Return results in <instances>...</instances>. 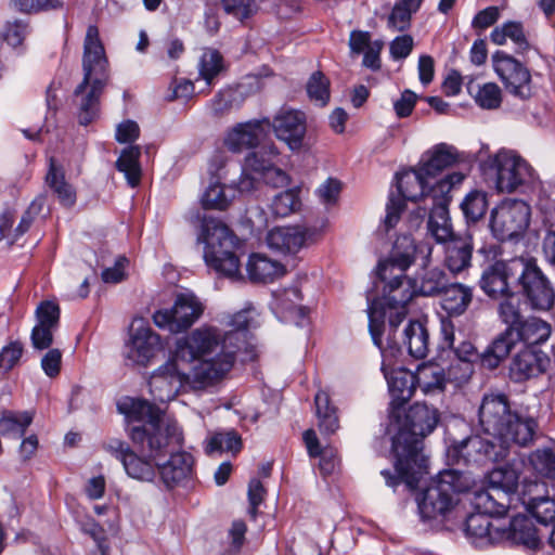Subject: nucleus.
I'll return each mask as SVG.
<instances>
[{
  "label": "nucleus",
  "instance_id": "nucleus-1",
  "mask_svg": "<svg viewBox=\"0 0 555 555\" xmlns=\"http://www.w3.org/2000/svg\"><path fill=\"white\" fill-rule=\"evenodd\" d=\"M221 334L199 326L177 339L173 359L159 366L150 377V392L156 401L176 398L181 388L203 390L222 380L233 369V336L222 344Z\"/></svg>",
  "mask_w": 555,
  "mask_h": 555
},
{
  "label": "nucleus",
  "instance_id": "nucleus-2",
  "mask_svg": "<svg viewBox=\"0 0 555 555\" xmlns=\"http://www.w3.org/2000/svg\"><path fill=\"white\" fill-rule=\"evenodd\" d=\"M439 422V412L434 406L416 402L405 413L404 421L392 439L396 454L397 476L389 470H382L389 487L400 481L409 488L417 487L422 476L427 473V459L423 454V438L431 434Z\"/></svg>",
  "mask_w": 555,
  "mask_h": 555
},
{
  "label": "nucleus",
  "instance_id": "nucleus-3",
  "mask_svg": "<svg viewBox=\"0 0 555 555\" xmlns=\"http://www.w3.org/2000/svg\"><path fill=\"white\" fill-rule=\"evenodd\" d=\"M129 437L137 451L119 439H111L104 449L122 463L127 475L142 482H152L158 474V461L167 452L181 448L183 436L180 428L172 425L130 429Z\"/></svg>",
  "mask_w": 555,
  "mask_h": 555
},
{
  "label": "nucleus",
  "instance_id": "nucleus-4",
  "mask_svg": "<svg viewBox=\"0 0 555 555\" xmlns=\"http://www.w3.org/2000/svg\"><path fill=\"white\" fill-rule=\"evenodd\" d=\"M83 78L73 94L80 125L90 124L99 114L100 98L109 80L108 61L94 25L87 28L82 55Z\"/></svg>",
  "mask_w": 555,
  "mask_h": 555
},
{
  "label": "nucleus",
  "instance_id": "nucleus-5",
  "mask_svg": "<svg viewBox=\"0 0 555 555\" xmlns=\"http://www.w3.org/2000/svg\"><path fill=\"white\" fill-rule=\"evenodd\" d=\"M479 424L483 431L508 444L527 447L533 441L537 422L513 413L507 397L487 395L479 408Z\"/></svg>",
  "mask_w": 555,
  "mask_h": 555
},
{
  "label": "nucleus",
  "instance_id": "nucleus-6",
  "mask_svg": "<svg viewBox=\"0 0 555 555\" xmlns=\"http://www.w3.org/2000/svg\"><path fill=\"white\" fill-rule=\"evenodd\" d=\"M198 243L205 244L204 260L217 272L235 278L240 274V259L234 253L236 236L220 220L204 218Z\"/></svg>",
  "mask_w": 555,
  "mask_h": 555
},
{
  "label": "nucleus",
  "instance_id": "nucleus-7",
  "mask_svg": "<svg viewBox=\"0 0 555 555\" xmlns=\"http://www.w3.org/2000/svg\"><path fill=\"white\" fill-rule=\"evenodd\" d=\"M470 488V479L455 469L440 472L424 490L418 502L423 518L436 519L444 516L454 506V495Z\"/></svg>",
  "mask_w": 555,
  "mask_h": 555
},
{
  "label": "nucleus",
  "instance_id": "nucleus-8",
  "mask_svg": "<svg viewBox=\"0 0 555 555\" xmlns=\"http://www.w3.org/2000/svg\"><path fill=\"white\" fill-rule=\"evenodd\" d=\"M396 295L383 296L380 298L367 297L369 307V330L374 344L382 350V335L384 333L385 320L388 319L389 325L397 328L406 317V305L415 296L405 286Z\"/></svg>",
  "mask_w": 555,
  "mask_h": 555
},
{
  "label": "nucleus",
  "instance_id": "nucleus-9",
  "mask_svg": "<svg viewBox=\"0 0 555 555\" xmlns=\"http://www.w3.org/2000/svg\"><path fill=\"white\" fill-rule=\"evenodd\" d=\"M465 176L462 172L450 173L436 181L430 190L431 207L427 228L438 244L456 236L449 215L450 193L452 188L461 184Z\"/></svg>",
  "mask_w": 555,
  "mask_h": 555
},
{
  "label": "nucleus",
  "instance_id": "nucleus-10",
  "mask_svg": "<svg viewBox=\"0 0 555 555\" xmlns=\"http://www.w3.org/2000/svg\"><path fill=\"white\" fill-rule=\"evenodd\" d=\"M396 178L399 194L398 196L393 194L389 196L385 217V227L387 230L398 223L400 215L405 208L404 201L415 202L418 198H423L425 202L431 201L429 193L435 185V183H430L429 180L431 178L424 172L422 167L397 175Z\"/></svg>",
  "mask_w": 555,
  "mask_h": 555
},
{
  "label": "nucleus",
  "instance_id": "nucleus-11",
  "mask_svg": "<svg viewBox=\"0 0 555 555\" xmlns=\"http://www.w3.org/2000/svg\"><path fill=\"white\" fill-rule=\"evenodd\" d=\"M485 175L494 179L495 188L502 193H512L531 176V167L520 156L502 150L490 155L481 164Z\"/></svg>",
  "mask_w": 555,
  "mask_h": 555
},
{
  "label": "nucleus",
  "instance_id": "nucleus-12",
  "mask_svg": "<svg viewBox=\"0 0 555 555\" xmlns=\"http://www.w3.org/2000/svg\"><path fill=\"white\" fill-rule=\"evenodd\" d=\"M205 306L192 292H181L175 297L170 309L158 310L153 314L155 325L172 334L188 331L204 313Z\"/></svg>",
  "mask_w": 555,
  "mask_h": 555
},
{
  "label": "nucleus",
  "instance_id": "nucleus-13",
  "mask_svg": "<svg viewBox=\"0 0 555 555\" xmlns=\"http://www.w3.org/2000/svg\"><path fill=\"white\" fill-rule=\"evenodd\" d=\"M493 69L513 96L528 101L533 96V85L530 70L518 60L503 51L492 55Z\"/></svg>",
  "mask_w": 555,
  "mask_h": 555
},
{
  "label": "nucleus",
  "instance_id": "nucleus-14",
  "mask_svg": "<svg viewBox=\"0 0 555 555\" xmlns=\"http://www.w3.org/2000/svg\"><path fill=\"white\" fill-rule=\"evenodd\" d=\"M524 258L515 257L509 260H499L488 266L482 271L479 281L483 293L492 299L513 295L512 286L517 285L518 279L521 276Z\"/></svg>",
  "mask_w": 555,
  "mask_h": 555
},
{
  "label": "nucleus",
  "instance_id": "nucleus-15",
  "mask_svg": "<svg viewBox=\"0 0 555 555\" xmlns=\"http://www.w3.org/2000/svg\"><path fill=\"white\" fill-rule=\"evenodd\" d=\"M530 207L520 199L503 201L491 212L490 227L500 241L521 234L529 225Z\"/></svg>",
  "mask_w": 555,
  "mask_h": 555
},
{
  "label": "nucleus",
  "instance_id": "nucleus-16",
  "mask_svg": "<svg viewBox=\"0 0 555 555\" xmlns=\"http://www.w3.org/2000/svg\"><path fill=\"white\" fill-rule=\"evenodd\" d=\"M518 286L535 310L547 311L555 301V291L533 258L525 257Z\"/></svg>",
  "mask_w": 555,
  "mask_h": 555
},
{
  "label": "nucleus",
  "instance_id": "nucleus-17",
  "mask_svg": "<svg viewBox=\"0 0 555 555\" xmlns=\"http://www.w3.org/2000/svg\"><path fill=\"white\" fill-rule=\"evenodd\" d=\"M441 335L443 346L453 350L457 360L461 361V374H456L453 367L450 370V377L457 384L466 383L474 372L473 362L480 358L475 345L463 333L456 334L450 320L441 321Z\"/></svg>",
  "mask_w": 555,
  "mask_h": 555
},
{
  "label": "nucleus",
  "instance_id": "nucleus-18",
  "mask_svg": "<svg viewBox=\"0 0 555 555\" xmlns=\"http://www.w3.org/2000/svg\"><path fill=\"white\" fill-rule=\"evenodd\" d=\"M511 444L492 438L470 436L461 441L456 453L467 464L486 465L504 460L509 454Z\"/></svg>",
  "mask_w": 555,
  "mask_h": 555
},
{
  "label": "nucleus",
  "instance_id": "nucleus-19",
  "mask_svg": "<svg viewBox=\"0 0 555 555\" xmlns=\"http://www.w3.org/2000/svg\"><path fill=\"white\" fill-rule=\"evenodd\" d=\"M275 137L285 142L292 151H299L302 147L304 138L307 131L306 116L302 112L282 107L270 120Z\"/></svg>",
  "mask_w": 555,
  "mask_h": 555
},
{
  "label": "nucleus",
  "instance_id": "nucleus-20",
  "mask_svg": "<svg viewBox=\"0 0 555 555\" xmlns=\"http://www.w3.org/2000/svg\"><path fill=\"white\" fill-rule=\"evenodd\" d=\"M37 324L31 331L35 349H48L53 343V332L59 326L60 307L54 301H42L36 309Z\"/></svg>",
  "mask_w": 555,
  "mask_h": 555
},
{
  "label": "nucleus",
  "instance_id": "nucleus-21",
  "mask_svg": "<svg viewBox=\"0 0 555 555\" xmlns=\"http://www.w3.org/2000/svg\"><path fill=\"white\" fill-rule=\"evenodd\" d=\"M160 348L159 335L154 333L151 327L141 324L133 330L125 354L133 364L146 365Z\"/></svg>",
  "mask_w": 555,
  "mask_h": 555
},
{
  "label": "nucleus",
  "instance_id": "nucleus-22",
  "mask_svg": "<svg viewBox=\"0 0 555 555\" xmlns=\"http://www.w3.org/2000/svg\"><path fill=\"white\" fill-rule=\"evenodd\" d=\"M547 356L534 347H526L518 351L509 364V377L520 383L535 377L546 370L548 364Z\"/></svg>",
  "mask_w": 555,
  "mask_h": 555
},
{
  "label": "nucleus",
  "instance_id": "nucleus-23",
  "mask_svg": "<svg viewBox=\"0 0 555 555\" xmlns=\"http://www.w3.org/2000/svg\"><path fill=\"white\" fill-rule=\"evenodd\" d=\"M269 129V118L254 119L238 124L228 134L225 144L233 152L257 147L258 144L267 137Z\"/></svg>",
  "mask_w": 555,
  "mask_h": 555
},
{
  "label": "nucleus",
  "instance_id": "nucleus-24",
  "mask_svg": "<svg viewBox=\"0 0 555 555\" xmlns=\"http://www.w3.org/2000/svg\"><path fill=\"white\" fill-rule=\"evenodd\" d=\"M118 409L121 413H124L130 421H144L145 424L142 426H133L131 429H145L151 431V427H160L172 425L176 428H179L178 424L175 421L166 418L160 414L158 408L154 404L150 403L146 400L142 399H129L122 404L118 405Z\"/></svg>",
  "mask_w": 555,
  "mask_h": 555
},
{
  "label": "nucleus",
  "instance_id": "nucleus-25",
  "mask_svg": "<svg viewBox=\"0 0 555 555\" xmlns=\"http://www.w3.org/2000/svg\"><path fill=\"white\" fill-rule=\"evenodd\" d=\"M178 449L167 452L170 455L167 462H158V474L167 488L180 485L193 473V456L184 451L177 452Z\"/></svg>",
  "mask_w": 555,
  "mask_h": 555
},
{
  "label": "nucleus",
  "instance_id": "nucleus-26",
  "mask_svg": "<svg viewBox=\"0 0 555 555\" xmlns=\"http://www.w3.org/2000/svg\"><path fill=\"white\" fill-rule=\"evenodd\" d=\"M443 264L452 274H459L472 266L474 245L472 237L456 235L441 243Z\"/></svg>",
  "mask_w": 555,
  "mask_h": 555
},
{
  "label": "nucleus",
  "instance_id": "nucleus-27",
  "mask_svg": "<svg viewBox=\"0 0 555 555\" xmlns=\"http://www.w3.org/2000/svg\"><path fill=\"white\" fill-rule=\"evenodd\" d=\"M464 159L465 154L460 152L455 146L447 143H439L426 153V159H424L421 167L427 176L435 178L442 170L461 163Z\"/></svg>",
  "mask_w": 555,
  "mask_h": 555
},
{
  "label": "nucleus",
  "instance_id": "nucleus-28",
  "mask_svg": "<svg viewBox=\"0 0 555 555\" xmlns=\"http://www.w3.org/2000/svg\"><path fill=\"white\" fill-rule=\"evenodd\" d=\"M307 231L300 227H281L267 235L268 246L281 254H296L306 243Z\"/></svg>",
  "mask_w": 555,
  "mask_h": 555
},
{
  "label": "nucleus",
  "instance_id": "nucleus-29",
  "mask_svg": "<svg viewBox=\"0 0 555 555\" xmlns=\"http://www.w3.org/2000/svg\"><path fill=\"white\" fill-rule=\"evenodd\" d=\"M248 311H240L237 312L236 314L233 315L232 318V322L231 324L234 326V330L232 331H229V332H223L221 331L220 328L216 327V326H212V325H208V324H203L202 326H208V327H212L215 330H217L221 336L223 337L222 338V343L227 339L228 340V337L229 336H233L235 338H233L232 340V346H233V364L235 363L236 361V357L240 352H242L243 350L247 353V357L243 359V361L245 360H253L255 358V353H254V350L253 348L250 347V345L248 344L247 341V328L249 327V317H248Z\"/></svg>",
  "mask_w": 555,
  "mask_h": 555
},
{
  "label": "nucleus",
  "instance_id": "nucleus-30",
  "mask_svg": "<svg viewBox=\"0 0 555 555\" xmlns=\"http://www.w3.org/2000/svg\"><path fill=\"white\" fill-rule=\"evenodd\" d=\"M417 248L412 236H399L393 244L390 256L386 259V264L383 269L384 276H388L391 273L389 271L393 269L399 270V274H402V270H408L415 261Z\"/></svg>",
  "mask_w": 555,
  "mask_h": 555
},
{
  "label": "nucleus",
  "instance_id": "nucleus-31",
  "mask_svg": "<svg viewBox=\"0 0 555 555\" xmlns=\"http://www.w3.org/2000/svg\"><path fill=\"white\" fill-rule=\"evenodd\" d=\"M442 309L452 317L466 312L474 298L473 287L462 283H451L440 294Z\"/></svg>",
  "mask_w": 555,
  "mask_h": 555
},
{
  "label": "nucleus",
  "instance_id": "nucleus-32",
  "mask_svg": "<svg viewBox=\"0 0 555 555\" xmlns=\"http://www.w3.org/2000/svg\"><path fill=\"white\" fill-rule=\"evenodd\" d=\"M503 539H508L516 544H521L528 548L535 550L541 541L532 520L526 515L513 517L508 529H502L500 533Z\"/></svg>",
  "mask_w": 555,
  "mask_h": 555
},
{
  "label": "nucleus",
  "instance_id": "nucleus-33",
  "mask_svg": "<svg viewBox=\"0 0 555 555\" xmlns=\"http://www.w3.org/2000/svg\"><path fill=\"white\" fill-rule=\"evenodd\" d=\"M246 270L250 281L269 283L283 276L286 272L285 267L262 254L250 255Z\"/></svg>",
  "mask_w": 555,
  "mask_h": 555
},
{
  "label": "nucleus",
  "instance_id": "nucleus-34",
  "mask_svg": "<svg viewBox=\"0 0 555 555\" xmlns=\"http://www.w3.org/2000/svg\"><path fill=\"white\" fill-rule=\"evenodd\" d=\"M509 504L511 494H507L490 486L486 490L475 492V507L488 516H504L508 511Z\"/></svg>",
  "mask_w": 555,
  "mask_h": 555
},
{
  "label": "nucleus",
  "instance_id": "nucleus-35",
  "mask_svg": "<svg viewBox=\"0 0 555 555\" xmlns=\"http://www.w3.org/2000/svg\"><path fill=\"white\" fill-rule=\"evenodd\" d=\"M414 378L417 387L427 396L442 393L448 382L443 367L436 363L418 365Z\"/></svg>",
  "mask_w": 555,
  "mask_h": 555
},
{
  "label": "nucleus",
  "instance_id": "nucleus-36",
  "mask_svg": "<svg viewBox=\"0 0 555 555\" xmlns=\"http://www.w3.org/2000/svg\"><path fill=\"white\" fill-rule=\"evenodd\" d=\"M46 183L63 206L70 207L76 203V192L65 180L63 167L53 157L50 158Z\"/></svg>",
  "mask_w": 555,
  "mask_h": 555
},
{
  "label": "nucleus",
  "instance_id": "nucleus-37",
  "mask_svg": "<svg viewBox=\"0 0 555 555\" xmlns=\"http://www.w3.org/2000/svg\"><path fill=\"white\" fill-rule=\"evenodd\" d=\"M511 330L500 334L480 354L481 364L489 369H496L511 352L515 338Z\"/></svg>",
  "mask_w": 555,
  "mask_h": 555
},
{
  "label": "nucleus",
  "instance_id": "nucleus-38",
  "mask_svg": "<svg viewBox=\"0 0 555 555\" xmlns=\"http://www.w3.org/2000/svg\"><path fill=\"white\" fill-rule=\"evenodd\" d=\"M467 535L476 538L481 542L494 543L502 540V529L494 527L489 516L479 512L467 517L465 522Z\"/></svg>",
  "mask_w": 555,
  "mask_h": 555
},
{
  "label": "nucleus",
  "instance_id": "nucleus-39",
  "mask_svg": "<svg viewBox=\"0 0 555 555\" xmlns=\"http://www.w3.org/2000/svg\"><path fill=\"white\" fill-rule=\"evenodd\" d=\"M519 476V464L513 461L492 469L488 475V481L490 487L512 495L518 488Z\"/></svg>",
  "mask_w": 555,
  "mask_h": 555
},
{
  "label": "nucleus",
  "instance_id": "nucleus-40",
  "mask_svg": "<svg viewBox=\"0 0 555 555\" xmlns=\"http://www.w3.org/2000/svg\"><path fill=\"white\" fill-rule=\"evenodd\" d=\"M403 344L415 359H423L428 353L429 334L423 323L413 321L404 330Z\"/></svg>",
  "mask_w": 555,
  "mask_h": 555
},
{
  "label": "nucleus",
  "instance_id": "nucleus-41",
  "mask_svg": "<svg viewBox=\"0 0 555 555\" xmlns=\"http://www.w3.org/2000/svg\"><path fill=\"white\" fill-rule=\"evenodd\" d=\"M514 334L516 339L524 341L528 345L527 347H533L544 343L548 338L551 326L541 319L529 318L520 323Z\"/></svg>",
  "mask_w": 555,
  "mask_h": 555
},
{
  "label": "nucleus",
  "instance_id": "nucleus-42",
  "mask_svg": "<svg viewBox=\"0 0 555 555\" xmlns=\"http://www.w3.org/2000/svg\"><path fill=\"white\" fill-rule=\"evenodd\" d=\"M319 429L324 435L334 434L339 427L336 408L331 405L330 396L321 390L314 398Z\"/></svg>",
  "mask_w": 555,
  "mask_h": 555
},
{
  "label": "nucleus",
  "instance_id": "nucleus-43",
  "mask_svg": "<svg viewBox=\"0 0 555 555\" xmlns=\"http://www.w3.org/2000/svg\"><path fill=\"white\" fill-rule=\"evenodd\" d=\"M279 155L280 151L274 143L263 144L246 156L245 169H250V171L261 175L275 166Z\"/></svg>",
  "mask_w": 555,
  "mask_h": 555
},
{
  "label": "nucleus",
  "instance_id": "nucleus-44",
  "mask_svg": "<svg viewBox=\"0 0 555 555\" xmlns=\"http://www.w3.org/2000/svg\"><path fill=\"white\" fill-rule=\"evenodd\" d=\"M491 41L498 46L506 43L511 39L517 47V52H524L529 48L522 24L519 22H507L502 26L495 27L491 35Z\"/></svg>",
  "mask_w": 555,
  "mask_h": 555
},
{
  "label": "nucleus",
  "instance_id": "nucleus-45",
  "mask_svg": "<svg viewBox=\"0 0 555 555\" xmlns=\"http://www.w3.org/2000/svg\"><path fill=\"white\" fill-rule=\"evenodd\" d=\"M415 385L414 374H408L406 372H398L390 378L389 391L393 408H400L412 398Z\"/></svg>",
  "mask_w": 555,
  "mask_h": 555
},
{
  "label": "nucleus",
  "instance_id": "nucleus-46",
  "mask_svg": "<svg viewBox=\"0 0 555 555\" xmlns=\"http://www.w3.org/2000/svg\"><path fill=\"white\" fill-rule=\"evenodd\" d=\"M140 155V146L131 145L121 152L116 162L117 169L125 173L129 185L132 188L137 186L141 180Z\"/></svg>",
  "mask_w": 555,
  "mask_h": 555
},
{
  "label": "nucleus",
  "instance_id": "nucleus-47",
  "mask_svg": "<svg viewBox=\"0 0 555 555\" xmlns=\"http://www.w3.org/2000/svg\"><path fill=\"white\" fill-rule=\"evenodd\" d=\"M449 285L446 272L438 268H425L416 287V294L423 296H440L444 287Z\"/></svg>",
  "mask_w": 555,
  "mask_h": 555
},
{
  "label": "nucleus",
  "instance_id": "nucleus-48",
  "mask_svg": "<svg viewBox=\"0 0 555 555\" xmlns=\"http://www.w3.org/2000/svg\"><path fill=\"white\" fill-rule=\"evenodd\" d=\"M461 210L468 223H476L488 210L487 193L480 190L470 191L462 201Z\"/></svg>",
  "mask_w": 555,
  "mask_h": 555
},
{
  "label": "nucleus",
  "instance_id": "nucleus-49",
  "mask_svg": "<svg viewBox=\"0 0 555 555\" xmlns=\"http://www.w3.org/2000/svg\"><path fill=\"white\" fill-rule=\"evenodd\" d=\"M385 264H386V260L380 261L378 264V268H377L378 279L384 284L383 285V296H390L392 294L396 295L400 292L399 289H401V288L403 289V287L405 288V286L409 288V291L412 293V295H416L415 285L405 275L406 270H402V274H399L400 271L397 269L396 270L393 269V270L389 271L391 273L388 276H386V275L384 276L383 269H384Z\"/></svg>",
  "mask_w": 555,
  "mask_h": 555
},
{
  "label": "nucleus",
  "instance_id": "nucleus-50",
  "mask_svg": "<svg viewBox=\"0 0 555 555\" xmlns=\"http://www.w3.org/2000/svg\"><path fill=\"white\" fill-rule=\"evenodd\" d=\"M234 198V190L220 183L210 184L202 196V205L205 209L224 210Z\"/></svg>",
  "mask_w": 555,
  "mask_h": 555
},
{
  "label": "nucleus",
  "instance_id": "nucleus-51",
  "mask_svg": "<svg viewBox=\"0 0 555 555\" xmlns=\"http://www.w3.org/2000/svg\"><path fill=\"white\" fill-rule=\"evenodd\" d=\"M421 3L422 0H400L388 17V26L398 31L405 30L410 26L412 13L420 9Z\"/></svg>",
  "mask_w": 555,
  "mask_h": 555
},
{
  "label": "nucleus",
  "instance_id": "nucleus-52",
  "mask_svg": "<svg viewBox=\"0 0 555 555\" xmlns=\"http://www.w3.org/2000/svg\"><path fill=\"white\" fill-rule=\"evenodd\" d=\"M31 422L33 415L28 412L14 413L7 411L0 418V434L2 436H22Z\"/></svg>",
  "mask_w": 555,
  "mask_h": 555
},
{
  "label": "nucleus",
  "instance_id": "nucleus-53",
  "mask_svg": "<svg viewBox=\"0 0 555 555\" xmlns=\"http://www.w3.org/2000/svg\"><path fill=\"white\" fill-rule=\"evenodd\" d=\"M223 69V59L219 51L215 49H206L202 54L198 63L199 76L208 86L212 83Z\"/></svg>",
  "mask_w": 555,
  "mask_h": 555
},
{
  "label": "nucleus",
  "instance_id": "nucleus-54",
  "mask_svg": "<svg viewBox=\"0 0 555 555\" xmlns=\"http://www.w3.org/2000/svg\"><path fill=\"white\" fill-rule=\"evenodd\" d=\"M307 93L311 101L325 106L330 101V80L320 70L312 73L307 82Z\"/></svg>",
  "mask_w": 555,
  "mask_h": 555
},
{
  "label": "nucleus",
  "instance_id": "nucleus-55",
  "mask_svg": "<svg viewBox=\"0 0 555 555\" xmlns=\"http://www.w3.org/2000/svg\"><path fill=\"white\" fill-rule=\"evenodd\" d=\"M529 463L539 475L555 479V454L551 449H538L529 455Z\"/></svg>",
  "mask_w": 555,
  "mask_h": 555
},
{
  "label": "nucleus",
  "instance_id": "nucleus-56",
  "mask_svg": "<svg viewBox=\"0 0 555 555\" xmlns=\"http://www.w3.org/2000/svg\"><path fill=\"white\" fill-rule=\"evenodd\" d=\"M499 317L507 325L506 330L514 333L524 321L519 309V300L513 298V295L506 297L498 308Z\"/></svg>",
  "mask_w": 555,
  "mask_h": 555
},
{
  "label": "nucleus",
  "instance_id": "nucleus-57",
  "mask_svg": "<svg viewBox=\"0 0 555 555\" xmlns=\"http://www.w3.org/2000/svg\"><path fill=\"white\" fill-rule=\"evenodd\" d=\"M300 206L298 194L294 190H287L276 194L271 204V210L276 217H286L296 211Z\"/></svg>",
  "mask_w": 555,
  "mask_h": 555
},
{
  "label": "nucleus",
  "instance_id": "nucleus-58",
  "mask_svg": "<svg viewBox=\"0 0 555 555\" xmlns=\"http://www.w3.org/2000/svg\"><path fill=\"white\" fill-rule=\"evenodd\" d=\"M476 103L485 109H495L501 105L502 92L494 82H488L479 87L476 95Z\"/></svg>",
  "mask_w": 555,
  "mask_h": 555
},
{
  "label": "nucleus",
  "instance_id": "nucleus-59",
  "mask_svg": "<svg viewBox=\"0 0 555 555\" xmlns=\"http://www.w3.org/2000/svg\"><path fill=\"white\" fill-rule=\"evenodd\" d=\"M529 509L540 524L547 525L555 520V500L546 496L533 498Z\"/></svg>",
  "mask_w": 555,
  "mask_h": 555
},
{
  "label": "nucleus",
  "instance_id": "nucleus-60",
  "mask_svg": "<svg viewBox=\"0 0 555 555\" xmlns=\"http://www.w3.org/2000/svg\"><path fill=\"white\" fill-rule=\"evenodd\" d=\"M242 441L241 438L234 431L225 433V434H216L214 435L206 447L207 453H212L215 451H232L236 452L241 449Z\"/></svg>",
  "mask_w": 555,
  "mask_h": 555
},
{
  "label": "nucleus",
  "instance_id": "nucleus-61",
  "mask_svg": "<svg viewBox=\"0 0 555 555\" xmlns=\"http://www.w3.org/2000/svg\"><path fill=\"white\" fill-rule=\"evenodd\" d=\"M13 8L23 13H39L63 7L64 0H12Z\"/></svg>",
  "mask_w": 555,
  "mask_h": 555
},
{
  "label": "nucleus",
  "instance_id": "nucleus-62",
  "mask_svg": "<svg viewBox=\"0 0 555 555\" xmlns=\"http://www.w3.org/2000/svg\"><path fill=\"white\" fill-rule=\"evenodd\" d=\"M23 354V345L20 341H12L0 351V374L5 375L20 361Z\"/></svg>",
  "mask_w": 555,
  "mask_h": 555
},
{
  "label": "nucleus",
  "instance_id": "nucleus-63",
  "mask_svg": "<svg viewBox=\"0 0 555 555\" xmlns=\"http://www.w3.org/2000/svg\"><path fill=\"white\" fill-rule=\"evenodd\" d=\"M129 264V260L125 256H118L113 267L105 268L101 278L104 283L117 284L124 281L127 276L126 268Z\"/></svg>",
  "mask_w": 555,
  "mask_h": 555
},
{
  "label": "nucleus",
  "instance_id": "nucleus-64",
  "mask_svg": "<svg viewBox=\"0 0 555 555\" xmlns=\"http://www.w3.org/2000/svg\"><path fill=\"white\" fill-rule=\"evenodd\" d=\"M27 34V23L15 20L8 22L4 30V40L12 47L22 44Z\"/></svg>",
  "mask_w": 555,
  "mask_h": 555
}]
</instances>
